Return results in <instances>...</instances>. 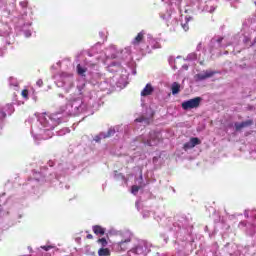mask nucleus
I'll list each match as a JSON object with an SVG mask.
<instances>
[{
  "mask_svg": "<svg viewBox=\"0 0 256 256\" xmlns=\"http://www.w3.org/2000/svg\"><path fill=\"white\" fill-rule=\"evenodd\" d=\"M218 73V71L206 70L203 73L197 74L196 79H198V81H205V79H211V77H214V75H217Z\"/></svg>",
  "mask_w": 256,
  "mask_h": 256,
  "instance_id": "obj_3",
  "label": "nucleus"
},
{
  "mask_svg": "<svg viewBox=\"0 0 256 256\" xmlns=\"http://www.w3.org/2000/svg\"><path fill=\"white\" fill-rule=\"evenodd\" d=\"M21 96L23 97V99H25L27 101L29 99V90L23 89L21 92Z\"/></svg>",
  "mask_w": 256,
  "mask_h": 256,
  "instance_id": "obj_14",
  "label": "nucleus"
},
{
  "mask_svg": "<svg viewBox=\"0 0 256 256\" xmlns=\"http://www.w3.org/2000/svg\"><path fill=\"white\" fill-rule=\"evenodd\" d=\"M93 233H95V235H105V228H103L102 226L99 225H95L93 226Z\"/></svg>",
  "mask_w": 256,
  "mask_h": 256,
  "instance_id": "obj_9",
  "label": "nucleus"
},
{
  "mask_svg": "<svg viewBox=\"0 0 256 256\" xmlns=\"http://www.w3.org/2000/svg\"><path fill=\"white\" fill-rule=\"evenodd\" d=\"M189 19L191 18L186 17V23L182 24V29H184V31H189Z\"/></svg>",
  "mask_w": 256,
  "mask_h": 256,
  "instance_id": "obj_16",
  "label": "nucleus"
},
{
  "mask_svg": "<svg viewBox=\"0 0 256 256\" xmlns=\"http://www.w3.org/2000/svg\"><path fill=\"white\" fill-rule=\"evenodd\" d=\"M161 141V138H159V133L157 132H150L149 138L144 141L145 145H148L149 147H153L157 145Z\"/></svg>",
  "mask_w": 256,
  "mask_h": 256,
  "instance_id": "obj_2",
  "label": "nucleus"
},
{
  "mask_svg": "<svg viewBox=\"0 0 256 256\" xmlns=\"http://www.w3.org/2000/svg\"><path fill=\"white\" fill-rule=\"evenodd\" d=\"M201 101H202L201 97H195L188 101H184L182 103V109H184V111H189V109H197V107L201 105Z\"/></svg>",
  "mask_w": 256,
  "mask_h": 256,
  "instance_id": "obj_1",
  "label": "nucleus"
},
{
  "mask_svg": "<svg viewBox=\"0 0 256 256\" xmlns=\"http://www.w3.org/2000/svg\"><path fill=\"white\" fill-rule=\"evenodd\" d=\"M98 255L99 256H111V251L109 248H100L98 250Z\"/></svg>",
  "mask_w": 256,
  "mask_h": 256,
  "instance_id": "obj_12",
  "label": "nucleus"
},
{
  "mask_svg": "<svg viewBox=\"0 0 256 256\" xmlns=\"http://www.w3.org/2000/svg\"><path fill=\"white\" fill-rule=\"evenodd\" d=\"M243 43L245 44V45H248V47H249V45H251V38H249V37H245L244 38V40H243Z\"/></svg>",
  "mask_w": 256,
  "mask_h": 256,
  "instance_id": "obj_18",
  "label": "nucleus"
},
{
  "mask_svg": "<svg viewBox=\"0 0 256 256\" xmlns=\"http://www.w3.org/2000/svg\"><path fill=\"white\" fill-rule=\"evenodd\" d=\"M0 115L2 119H5V117H7V113H5L4 111H0Z\"/></svg>",
  "mask_w": 256,
  "mask_h": 256,
  "instance_id": "obj_21",
  "label": "nucleus"
},
{
  "mask_svg": "<svg viewBox=\"0 0 256 256\" xmlns=\"http://www.w3.org/2000/svg\"><path fill=\"white\" fill-rule=\"evenodd\" d=\"M127 243H131V238L122 240L118 243V246L120 247L121 251H127Z\"/></svg>",
  "mask_w": 256,
  "mask_h": 256,
  "instance_id": "obj_10",
  "label": "nucleus"
},
{
  "mask_svg": "<svg viewBox=\"0 0 256 256\" xmlns=\"http://www.w3.org/2000/svg\"><path fill=\"white\" fill-rule=\"evenodd\" d=\"M96 141H99V138H97V140Z\"/></svg>",
  "mask_w": 256,
  "mask_h": 256,
  "instance_id": "obj_26",
  "label": "nucleus"
},
{
  "mask_svg": "<svg viewBox=\"0 0 256 256\" xmlns=\"http://www.w3.org/2000/svg\"><path fill=\"white\" fill-rule=\"evenodd\" d=\"M154 91H155V88H153V85L148 83L146 84L144 89L141 91V97H149V95H152Z\"/></svg>",
  "mask_w": 256,
  "mask_h": 256,
  "instance_id": "obj_7",
  "label": "nucleus"
},
{
  "mask_svg": "<svg viewBox=\"0 0 256 256\" xmlns=\"http://www.w3.org/2000/svg\"><path fill=\"white\" fill-rule=\"evenodd\" d=\"M143 41H145V31L142 30L132 40V45H134V47H137L138 45H141V43H143Z\"/></svg>",
  "mask_w": 256,
  "mask_h": 256,
  "instance_id": "obj_5",
  "label": "nucleus"
},
{
  "mask_svg": "<svg viewBox=\"0 0 256 256\" xmlns=\"http://www.w3.org/2000/svg\"><path fill=\"white\" fill-rule=\"evenodd\" d=\"M41 249H43L44 251H50V249H53V246H51V245L41 246Z\"/></svg>",
  "mask_w": 256,
  "mask_h": 256,
  "instance_id": "obj_20",
  "label": "nucleus"
},
{
  "mask_svg": "<svg viewBox=\"0 0 256 256\" xmlns=\"http://www.w3.org/2000/svg\"><path fill=\"white\" fill-rule=\"evenodd\" d=\"M115 135V130L114 128H110L107 133L102 132L100 133V139H109V137H113Z\"/></svg>",
  "mask_w": 256,
  "mask_h": 256,
  "instance_id": "obj_8",
  "label": "nucleus"
},
{
  "mask_svg": "<svg viewBox=\"0 0 256 256\" xmlns=\"http://www.w3.org/2000/svg\"><path fill=\"white\" fill-rule=\"evenodd\" d=\"M37 85H38V87H41L43 85V80H38Z\"/></svg>",
  "mask_w": 256,
  "mask_h": 256,
  "instance_id": "obj_22",
  "label": "nucleus"
},
{
  "mask_svg": "<svg viewBox=\"0 0 256 256\" xmlns=\"http://www.w3.org/2000/svg\"><path fill=\"white\" fill-rule=\"evenodd\" d=\"M223 42V37H220L217 39V43H222Z\"/></svg>",
  "mask_w": 256,
  "mask_h": 256,
  "instance_id": "obj_24",
  "label": "nucleus"
},
{
  "mask_svg": "<svg viewBox=\"0 0 256 256\" xmlns=\"http://www.w3.org/2000/svg\"><path fill=\"white\" fill-rule=\"evenodd\" d=\"M172 95H177V93H179L181 91V85L177 82H174L172 84Z\"/></svg>",
  "mask_w": 256,
  "mask_h": 256,
  "instance_id": "obj_11",
  "label": "nucleus"
},
{
  "mask_svg": "<svg viewBox=\"0 0 256 256\" xmlns=\"http://www.w3.org/2000/svg\"><path fill=\"white\" fill-rule=\"evenodd\" d=\"M196 145H201V140H199L197 137H193L189 142H186L183 145V149L184 151H189V149H193V147H196Z\"/></svg>",
  "mask_w": 256,
  "mask_h": 256,
  "instance_id": "obj_4",
  "label": "nucleus"
},
{
  "mask_svg": "<svg viewBox=\"0 0 256 256\" xmlns=\"http://www.w3.org/2000/svg\"><path fill=\"white\" fill-rule=\"evenodd\" d=\"M256 44V37L254 38V41L249 44V47H253V45Z\"/></svg>",
  "mask_w": 256,
  "mask_h": 256,
  "instance_id": "obj_23",
  "label": "nucleus"
},
{
  "mask_svg": "<svg viewBox=\"0 0 256 256\" xmlns=\"http://www.w3.org/2000/svg\"><path fill=\"white\" fill-rule=\"evenodd\" d=\"M76 69H77L78 75H81L82 77H85V73H87V68H83V66H81V64H78L76 66Z\"/></svg>",
  "mask_w": 256,
  "mask_h": 256,
  "instance_id": "obj_13",
  "label": "nucleus"
},
{
  "mask_svg": "<svg viewBox=\"0 0 256 256\" xmlns=\"http://www.w3.org/2000/svg\"><path fill=\"white\" fill-rule=\"evenodd\" d=\"M139 189H141V186L133 185L131 188V193H133V195H137V193H139Z\"/></svg>",
  "mask_w": 256,
  "mask_h": 256,
  "instance_id": "obj_15",
  "label": "nucleus"
},
{
  "mask_svg": "<svg viewBox=\"0 0 256 256\" xmlns=\"http://www.w3.org/2000/svg\"><path fill=\"white\" fill-rule=\"evenodd\" d=\"M253 125V120H246L241 123L236 122L234 124L236 131H241V129H245V127H251Z\"/></svg>",
  "mask_w": 256,
  "mask_h": 256,
  "instance_id": "obj_6",
  "label": "nucleus"
},
{
  "mask_svg": "<svg viewBox=\"0 0 256 256\" xmlns=\"http://www.w3.org/2000/svg\"><path fill=\"white\" fill-rule=\"evenodd\" d=\"M135 121H136V123H143V121H145V117L141 116L139 118H136Z\"/></svg>",
  "mask_w": 256,
  "mask_h": 256,
  "instance_id": "obj_19",
  "label": "nucleus"
},
{
  "mask_svg": "<svg viewBox=\"0 0 256 256\" xmlns=\"http://www.w3.org/2000/svg\"><path fill=\"white\" fill-rule=\"evenodd\" d=\"M86 239H93V235H92V234H88V235L86 236Z\"/></svg>",
  "mask_w": 256,
  "mask_h": 256,
  "instance_id": "obj_25",
  "label": "nucleus"
},
{
  "mask_svg": "<svg viewBox=\"0 0 256 256\" xmlns=\"http://www.w3.org/2000/svg\"><path fill=\"white\" fill-rule=\"evenodd\" d=\"M98 243H100V245H102V247H107V239H105V238L98 239Z\"/></svg>",
  "mask_w": 256,
  "mask_h": 256,
  "instance_id": "obj_17",
  "label": "nucleus"
}]
</instances>
